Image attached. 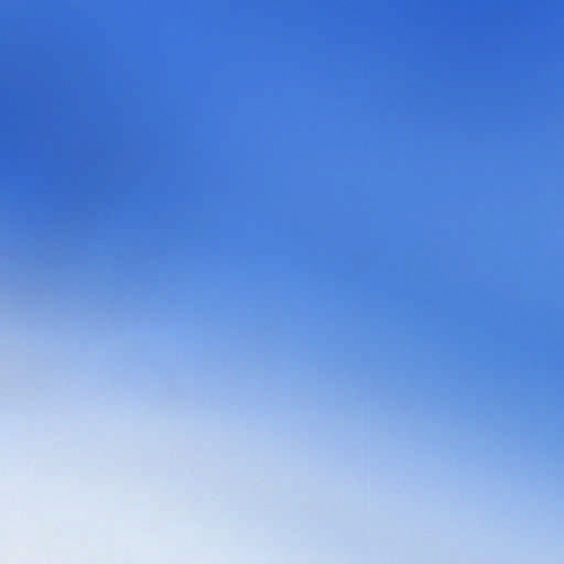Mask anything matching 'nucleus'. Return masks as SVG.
I'll list each match as a JSON object with an SVG mask.
<instances>
[{
	"label": "nucleus",
	"mask_w": 564,
	"mask_h": 564,
	"mask_svg": "<svg viewBox=\"0 0 564 564\" xmlns=\"http://www.w3.org/2000/svg\"><path fill=\"white\" fill-rule=\"evenodd\" d=\"M459 131H463V119H459Z\"/></svg>",
	"instance_id": "f257e3e1"
},
{
	"label": "nucleus",
	"mask_w": 564,
	"mask_h": 564,
	"mask_svg": "<svg viewBox=\"0 0 564 564\" xmlns=\"http://www.w3.org/2000/svg\"><path fill=\"white\" fill-rule=\"evenodd\" d=\"M459 131H463V119H459Z\"/></svg>",
	"instance_id": "f03ea898"
},
{
	"label": "nucleus",
	"mask_w": 564,
	"mask_h": 564,
	"mask_svg": "<svg viewBox=\"0 0 564 564\" xmlns=\"http://www.w3.org/2000/svg\"><path fill=\"white\" fill-rule=\"evenodd\" d=\"M459 131H463V119H459Z\"/></svg>",
	"instance_id": "7ed1b4c3"
},
{
	"label": "nucleus",
	"mask_w": 564,
	"mask_h": 564,
	"mask_svg": "<svg viewBox=\"0 0 564 564\" xmlns=\"http://www.w3.org/2000/svg\"><path fill=\"white\" fill-rule=\"evenodd\" d=\"M459 131H463V119H459Z\"/></svg>",
	"instance_id": "20e7f679"
},
{
	"label": "nucleus",
	"mask_w": 564,
	"mask_h": 564,
	"mask_svg": "<svg viewBox=\"0 0 564 564\" xmlns=\"http://www.w3.org/2000/svg\"><path fill=\"white\" fill-rule=\"evenodd\" d=\"M459 131H463V119H459Z\"/></svg>",
	"instance_id": "39448f33"
},
{
	"label": "nucleus",
	"mask_w": 564,
	"mask_h": 564,
	"mask_svg": "<svg viewBox=\"0 0 564 564\" xmlns=\"http://www.w3.org/2000/svg\"><path fill=\"white\" fill-rule=\"evenodd\" d=\"M459 116H463V106H459Z\"/></svg>",
	"instance_id": "423d86ee"
},
{
	"label": "nucleus",
	"mask_w": 564,
	"mask_h": 564,
	"mask_svg": "<svg viewBox=\"0 0 564 564\" xmlns=\"http://www.w3.org/2000/svg\"><path fill=\"white\" fill-rule=\"evenodd\" d=\"M459 116H463V106H459Z\"/></svg>",
	"instance_id": "0eeeda50"
},
{
	"label": "nucleus",
	"mask_w": 564,
	"mask_h": 564,
	"mask_svg": "<svg viewBox=\"0 0 564 564\" xmlns=\"http://www.w3.org/2000/svg\"><path fill=\"white\" fill-rule=\"evenodd\" d=\"M459 116H463V106H459Z\"/></svg>",
	"instance_id": "6e6552de"
},
{
	"label": "nucleus",
	"mask_w": 564,
	"mask_h": 564,
	"mask_svg": "<svg viewBox=\"0 0 564 564\" xmlns=\"http://www.w3.org/2000/svg\"><path fill=\"white\" fill-rule=\"evenodd\" d=\"M459 116H463V106H459Z\"/></svg>",
	"instance_id": "1a4fd4ad"
},
{
	"label": "nucleus",
	"mask_w": 564,
	"mask_h": 564,
	"mask_svg": "<svg viewBox=\"0 0 564 564\" xmlns=\"http://www.w3.org/2000/svg\"><path fill=\"white\" fill-rule=\"evenodd\" d=\"M452 1H453V9L455 10L456 0H452Z\"/></svg>",
	"instance_id": "9d476101"
},
{
	"label": "nucleus",
	"mask_w": 564,
	"mask_h": 564,
	"mask_svg": "<svg viewBox=\"0 0 564 564\" xmlns=\"http://www.w3.org/2000/svg\"><path fill=\"white\" fill-rule=\"evenodd\" d=\"M459 100H460V101L463 100V97H462V96L459 97Z\"/></svg>",
	"instance_id": "9b49d317"
}]
</instances>
